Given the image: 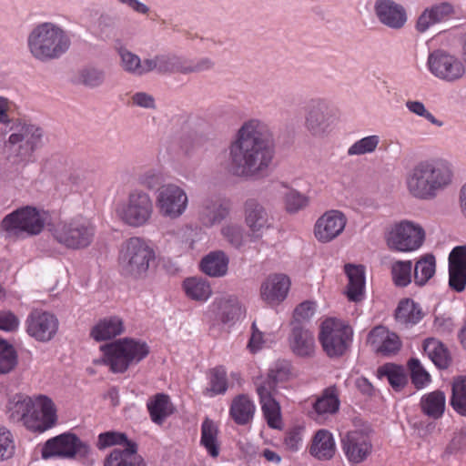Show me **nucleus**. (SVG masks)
Wrapping results in <instances>:
<instances>
[{
    "label": "nucleus",
    "mask_w": 466,
    "mask_h": 466,
    "mask_svg": "<svg viewBox=\"0 0 466 466\" xmlns=\"http://www.w3.org/2000/svg\"><path fill=\"white\" fill-rule=\"evenodd\" d=\"M275 157V145L269 135L258 129L256 120L245 123L229 147V168L237 177L262 178L269 172Z\"/></svg>",
    "instance_id": "1"
},
{
    "label": "nucleus",
    "mask_w": 466,
    "mask_h": 466,
    "mask_svg": "<svg viewBox=\"0 0 466 466\" xmlns=\"http://www.w3.org/2000/svg\"><path fill=\"white\" fill-rule=\"evenodd\" d=\"M453 180L451 164L443 158H428L417 162L406 174L408 193L419 200H433Z\"/></svg>",
    "instance_id": "2"
},
{
    "label": "nucleus",
    "mask_w": 466,
    "mask_h": 466,
    "mask_svg": "<svg viewBox=\"0 0 466 466\" xmlns=\"http://www.w3.org/2000/svg\"><path fill=\"white\" fill-rule=\"evenodd\" d=\"M70 46L68 33L62 26L51 22L35 25L27 36L30 54L42 62L60 58Z\"/></svg>",
    "instance_id": "3"
},
{
    "label": "nucleus",
    "mask_w": 466,
    "mask_h": 466,
    "mask_svg": "<svg viewBox=\"0 0 466 466\" xmlns=\"http://www.w3.org/2000/svg\"><path fill=\"white\" fill-rule=\"evenodd\" d=\"M103 358L95 360V364H106L114 373H123L130 366L137 365L149 354L145 341L124 338L101 346Z\"/></svg>",
    "instance_id": "4"
},
{
    "label": "nucleus",
    "mask_w": 466,
    "mask_h": 466,
    "mask_svg": "<svg viewBox=\"0 0 466 466\" xmlns=\"http://www.w3.org/2000/svg\"><path fill=\"white\" fill-rule=\"evenodd\" d=\"M155 258V251L147 240L131 237L121 244L118 254L119 270L127 278L145 279Z\"/></svg>",
    "instance_id": "5"
},
{
    "label": "nucleus",
    "mask_w": 466,
    "mask_h": 466,
    "mask_svg": "<svg viewBox=\"0 0 466 466\" xmlns=\"http://www.w3.org/2000/svg\"><path fill=\"white\" fill-rule=\"evenodd\" d=\"M5 126V132L10 136L5 147L10 164L17 167H25L32 161L34 143L31 140V124L25 118H0Z\"/></svg>",
    "instance_id": "6"
},
{
    "label": "nucleus",
    "mask_w": 466,
    "mask_h": 466,
    "mask_svg": "<svg viewBox=\"0 0 466 466\" xmlns=\"http://www.w3.org/2000/svg\"><path fill=\"white\" fill-rule=\"evenodd\" d=\"M116 218L125 225L137 228L148 225L154 214L151 197L143 190H133L116 207Z\"/></svg>",
    "instance_id": "7"
},
{
    "label": "nucleus",
    "mask_w": 466,
    "mask_h": 466,
    "mask_svg": "<svg viewBox=\"0 0 466 466\" xmlns=\"http://www.w3.org/2000/svg\"><path fill=\"white\" fill-rule=\"evenodd\" d=\"M45 226L40 212L32 207L19 208L7 215L2 221V228L9 238H25L39 234Z\"/></svg>",
    "instance_id": "8"
},
{
    "label": "nucleus",
    "mask_w": 466,
    "mask_h": 466,
    "mask_svg": "<svg viewBox=\"0 0 466 466\" xmlns=\"http://www.w3.org/2000/svg\"><path fill=\"white\" fill-rule=\"evenodd\" d=\"M352 334V329L342 321L327 319L321 323L319 340L329 358H337L348 350Z\"/></svg>",
    "instance_id": "9"
},
{
    "label": "nucleus",
    "mask_w": 466,
    "mask_h": 466,
    "mask_svg": "<svg viewBox=\"0 0 466 466\" xmlns=\"http://www.w3.org/2000/svg\"><path fill=\"white\" fill-rule=\"evenodd\" d=\"M427 68L435 77L447 82L456 81L465 73L461 59L442 48H435L429 52Z\"/></svg>",
    "instance_id": "10"
},
{
    "label": "nucleus",
    "mask_w": 466,
    "mask_h": 466,
    "mask_svg": "<svg viewBox=\"0 0 466 466\" xmlns=\"http://www.w3.org/2000/svg\"><path fill=\"white\" fill-rule=\"evenodd\" d=\"M94 235V228L88 222L81 220L58 224L53 230L55 239L72 249L88 247L93 241Z\"/></svg>",
    "instance_id": "11"
},
{
    "label": "nucleus",
    "mask_w": 466,
    "mask_h": 466,
    "mask_svg": "<svg viewBox=\"0 0 466 466\" xmlns=\"http://www.w3.org/2000/svg\"><path fill=\"white\" fill-rule=\"evenodd\" d=\"M89 450V446L76 434L66 432L46 441L42 448V457L84 458Z\"/></svg>",
    "instance_id": "12"
},
{
    "label": "nucleus",
    "mask_w": 466,
    "mask_h": 466,
    "mask_svg": "<svg viewBox=\"0 0 466 466\" xmlns=\"http://www.w3.org/2000/svg\"><path fill=\"white\" fill-rule=\"evenodd\" d=\"M424 238L425 232L420 226L410 221H402L390 232L388 244L392 249L408 252L418 249Z\"/></svg>",
    "instance_id": "13"
},
{
    "label": "nucleus",
    "mask_w": 466,
    "mask_h": 466,
    "mask_svg": "<svg viewBox=\"0 0 466 466\" xmlns=\"http://www.w3.org/2000/svg\"><path fill=\"white\" fill-rule=\"evenodd\" d=\"M187 206V196L177 185L167 184L158 189L157 207L162 217L177 218L185 212Z\"/></svg>",
    "instance_id": "14"
},
{
    "label": "nucleus",
    "mask_w": 466,
    "mask_h": 466,
    "mask_svg": "<svg viewBox=\"0 0 466 466\" xmlns=\"http://www.w3.org/2000/svg\"><path fill=\"white\" fill-rule=\"evenodd\" d=\"M56 408L53 400L44 395H39L35 407L25 418V427L35 432H44L56 424Z\"/></svg>",
    "instance_id": "15"
},
{
    "label": "nucleus",
    "mask_w": 466,
    "mask_h": 466,
    "mask_svg": "<svg viewBox=\"0 0 466 466\" xmlns=\"http://www.w3.org/2000/svg\"><path fill=\"white\" fill-rule=\"evenodd\" d=\"M244 214L251 241L262 238L265 231L272 228V218L264 206L256 199L251 198L245 202Z\"/></svg>",
    "instance_id": "16"
},
{
    "label": "nucleus",
    "mask_w": 466,
    "mask_h": 466,
    "mask_svg": "<svg viewBox=\"0 0 466 466\" xmlns=\"http://www.w3.org/2000/svg\"><path fill=\"white\" fill-rule=\"evenodd\" d=\"M58 320L46 311L33 310L26 319V331L37 341L47 342L56 334Z\"/></svg>",
    "instance_id": "17"
},
{
    "label": "nucleus",
    "mask_w": 466,
    "mask_h": 466,
    "mask_svg": "<svg viewBox=\"0 0 466 466\" xmlns=\"http://www.w3.org/2000/svg\"><path fill=\"white\" fill-rule=\"evenodd\" d=\"M347 218L339 210H329L318 218L314 235L321 243H328L339 237L344 230Z\"/></svg>",
    "instance_id": "18"
},
{
    "label": "nucleus",
    "mask_w": 466,
    "mask_h": 466,
    "mask_svg": "<svg viewBox=\"0 0 466 466\" xmlns=\"http://www.w3.org/2000/svg\"><path fill=\"white\" fill-rule=\"evenodd\" d=\"M343 451L347 459L352 463L364 461L372 451L370 436L362 431H352L342 438Z\"/></svg>",
    "instance_id": "19"
},
{
    "label": "nucleus",
    "mask_w": 466,
    "mask_h": 466,
    "mask_svg": "<svg viewBox=\"0 0 466 466\" xmlns=\"http://www.w3.org/2000/svg\"><path fill=\"white\" fill-rule=\"evenodd\" d=\"M449 287L458 293L466 289V245L453 248L449 255Z\"/></svg>",
    "instance_id": "20"
},
{
    "label": "nucleus",
    "mask_w": 466,
    "mask_h": 466,
    "mask_svg": "<svg viewBox=\"0 0 466 466\" xmlns=\"http://www.w3.org/2000/svg\"><path fill=\"white\" fill-rule=\"evenodd\" d=\"M374 10L380 22L390 28L400 29L407 21L404 7L393 0H376Z\"/></svg>",
    "instance_id": "21"
},
{
    "label": "nucleus",
    "mask_w": 466,
    "mask_h": 466,
    "mask_svg": "<svg viewBox=\"0 0 466 466\" xmlns=\"http://www.w3.org/2000/svg\"><path fill=\"white\" fill-rule=\"evenodd\" d=\"M368 342L376 352L384 356L397 353L401 347L399 336L396 333L390 332L383 326H377L370 331Z\"/></svg>",
    "instance_id": "22"
},
{
    "label": "nucleus",
    "mask_w": 466,
    "mask_h": 466,
    "mask_svg": "<svg viewBox=\"0 0 466 466\" xmlns=\"http://www.w3.org/2000/svg\"><path fill=\"white\" fill-rule=\"evenodd\" d=\"M289 344L291 351L296 356L310 358L314 354V336L301 323H292V329L289 336Z\"/></svg>",
    "instance_id": "23"
},
{
    "label": "nucleus",
    "mask_w": 466,
    "mask_h": 466,
    "mask_svg": "<svg viewBox=\"0 0 466 466\" xmlns=\"http://www.w3.org/2000/svg\"><path fill=\"white\" fill-rule=\"evenodd\" d=\"M229 214V208L218 198H205L198 207V219L204 227L220 224Z\"/></svg>",
    "instance_id": "24"
},
{
    "label": "nucleus",
    "mask_w": 466,
    "mask_h": 466,
    "mask_svg": "<svg viewBox=\"0 0 466 466\" xmlns=\"http://www.w3.org/2000/svg\"><path fill=\"white\" fill-rule=\"evenodd\" d=\"M454 13L453 5L443 2L427 7L420 15L416 23V29L425 33L436 24L448 20Z\"/></svg>",
    "instance_id": "25"
},
{
    "label": "nucleus",
    "mask_w": 466,
    "mask_h": 466,
    "mask_svg": "<svg viewBox=\"0 0 466 466\" xmlns=\"http://www.w3.org/2000/svg\"><path fill=\"white\" fill-rule=\"evenodd\" d=\"M289 287L290 280L286 275H271L261 285V297L268 303H279L287 297Z\"/></svg>",
    "instance_id": "26"
},
{
    "label": "nucleus",
    "mask_w": 466,
    "mask_h": 466,
    "mask_svg": "<svg viewBox=\"0 0 466 466\" xmlns=\"http://www.w3.org/2000/svg\"><path fill=\"white\" fill-rule=\"evenodd\" d=\"M257 392L268 427L280 429L281 413L279 403L275 399L277 392L268 390L265 386H257Z\"/></svg>",
    "instance_id": "27"
},
{
    "label": "nucleus",
    "mask_w": 466,
    "mask_h": 466,
    "mask_svg": "<svg viewBox=\"0 0 466 466\" xmlns=\"http://www.w3.org/2000/svg\"><path fill=\"white\" fill-rule=\"evenodd\" d=\"M345 273L349 279L347 296L350 301L359 302L363 299L365 288V270L362 265L346 264Z\"/></svg>",
    "instance_id": "28"
},
{
    "label": "nucleus",
    "mask_w": 466,
    "mask_h": 466,
    "mask_svg": "<svg viewBox=\"0 0 466 466\" xmlns=\"http://www.w3.org/2000/svg\"><path fill=\"white\" fill-rule=\"evenodd\" d=\"M229 258L222 250L212 251L200 261L201 270L208 276L220 278L227 274Z\"/></svg>",
    "instance_id": "29"
},
{
    "label": "nucleus",
    "mask_w": 466,
    "mask_h": 466,
    "mask_svg": "<svg viewBox=\"0 0 466 466\" xmlns=\"http://www.w3.org/2000/svg\"><path fill=\"white\" fill-rule=\"evenodd\" d=\"M137 443H128L123 451L115 449L105 461V466H146L141 456L137 454Z\"/></svg>",
    "instance_id": "30"
},
{
    "label": "nucleus",
    "mask_w": 466,
    "mask_h": 466,
    "mask_svg": "<svg viewBox=\"0 0 466 466\" xmlns=\"http://www.w3.org/2000/svg\"><path fill=\"white\" fill-rule=\"evenodd\" d=\"M422 317L421 308L411 299L400 300L395 309L396 321L406 328L417 324Z\"/></svg>",
    "instance_id": "31"
},
{
    "label": "nucleus",
    "mask_w": 466,
    "mask_h": 466,
    "mask_svg": "<svg viewBox=\"0 0 466 466\" xmlns=\"http://www.w3.org/2000/svg\"><path fill=\"white\" fill-rule=\"evenodd\" d=\"M124 331L120 318L113 316L101 319L91 330V337L96 341L110 339Z\"/></svg>",
    "instance_id": "32"
},
{
    "label": "nucleus",
    "mask_w": 466,
    "mask_h": 466,
    "mask_svg": "<svg viewBox=\"0 0 466 466\" xmlns=\"http://www.w3.org/2000/svg\"><path fill=\"white\" fill-rule=\"evenodd\" d=\"M310 453L319 460H329L335 454V442L331 433L319 430L315 434L310 447Z\"/></svg>",
    "instance_id": "33"
},
{
    "label": "nucleus",
    "mask_w": 466,
    "mask_h": 466,
    "mask_svg": "<svg viewBox=\"0 0 466 466\" xmlns=\"http://www.w3.org/2000/svg\"><path fill=\"white\" fill-rule=\"evenodd\" d=\"M229 412L237 424L246 425L253 419L255 405L247 395L241 394L232 400Z\"/></svg>",
    "instance_id": "34"
},
{
    "label": "nucleus",
    "mask_w": 466,
    "mask_h": 466,
    "mask_svg": "<svg viewBox=\"0 0 466 466\" xmlns=\"http://www.w3.org/2000/svg\"><path fill=\"white\" fill-rule=\"evenodd\" d=\"M336 112V105L330 99L320 96L309 98L300 106V113L309 116H333Z\"/></svg>",
    "instance_id": "35"
},
{
    "label": "nucleus",
    "mask_w": 466,
    "mask_h": 466,
    "mask_svg": "<svg viewBox=\"0 0 466 466\" xmlns=\"http://www.w3.org/2000/svg\"><path fill=\"white\" fill-rule=\"evenodd\" d=\"M34 407L35 401L30 397L22 394L14 396L6 407L9 420L13 422L23 421L25 425V418Z\"/></svg>",
    "instance_id": "36"
},
{
    "label": "nucleus",
    "mask_w": 466,
    "mask_h": 466,
    "mask_svg": "<svg viewBox=\"0 0 466 466\" xmlns=\"http://www.w3.org/2000/svg\"><path fill=\"white\" fill-rule=\"evenodd\" d=\"M445 402V394L441 390H435L421 398L420 407L423 413L427 416L432 419H439L444 412Z\"/></svg>",
    "instance_id": "37"
},
{
    "label": "nucleus",
    "mask_w": 466,
    "mask_h": 466,
    "mask_svg": "<svg viewBox=\"0 0 466 466\" xmlns=\"http://www.w3.org/2000/svg\"><path fill=\"white\" fill-rule=\"evenodd\" d=\"M289 375L290 364L287 361H278L269 369L267 378L260 382H256V385L265 386L268 390L278 392V383L287 380Z\"/></svg>",
    "instance_id": "38"
},
{
    "label": "nucleus",
    "mask_w": 466,
    "mask_h": 466,
    "mask_svg": "<svg viewBox=\"0 0 466 466\" xmlns=\"http://www.w3.org/2000/svg\"><path fill=\"white\" fill-rule=\"evenodd\" d=\"M423 349L438 368L447 369L450 366L451 361L450 354L444 345L438 339L433 338L425 339Z\"/></svg>",
    "instance_id": "39"
},
{
    "label": "nucleus",
    "mask_w": 466,
    "mask_h": 466,
    "mask_svg": "<svg viewBox=\"0 0 466 466\" xmlns=\"http://www.w3.org/2000/svg\"><path fill=\"white\" fill-rule=\"evenodd\" d=\"M147 409L151 420L157 424H161L172 413V404L169 401V397L164 393L155 395L154 399L148 401Z\"/></svg>",
    "instance_id": "40"
},
{
    "label": "nucleus",
    "mask_w": 466,
    "mask_h": 466,
    "mask_svg": "<svg viewBox=\"0 0 466 466\" xmlns=\"http://www.w3.org/2000/svg\"><path fill=\"white\" fill-rule=\"evenodd\" d=\"M183 288L187 296L195 300H206L212 292L209 283L199 277L186 279L183 283Z\"/></svg>",
    "instance_id": "41"
},
{
    "label": "nucleus",
    "mask_w": 466,
    "mask_h": 466,
    "mask_svg": "<svg viewBox=\"0 0 466 466\" xmlns=\"http://www.w3.org/2000/svg\"><path fill=\"white\" fill-rule=\"evenodd\" d=\"M218 430L215 422L206 419L201 426V444L206 448L212 457H218L219 453V445L218 442Z\"/></svg>",
    "instance_id": "42"
},
{
    "label": "nucleus",
    "mask_w": 466,
    "mask_h": 466,
    "mask_svg": "<svg viewBox=\"0 0 466 466\" xmlns=\"http://www.w3.org/2000/svg\"><path fill=\"white\" fill-rule=\"evenodd\" d=\"M318 414L335 413L339 408V400L336 387H329L323 391L313 405Z\"/></svg>",
    "instance_id": "43"
},
{
    "label": "nucleus",
    "mask_w": 466,
    "mask_h": 466,
    "mask_svg": "<svg viewBox=\"0 0 466 466\" xmlns=\"http://www.w3.org/2000/svg\"><path fill=\"white\" fill-rule=\"evenodd\" d=\"M241 314V308L237 298L222 299L218 302V317L224 324L234 323Z\"/></svg>",
    "instance_id": "44"
},
{
    "label": "nucleus",
    "mask_w": 466,
    "mask_h": 466,
    "mask_svg": "<svg viewBox=\"0 0 466 466\" xmlns=\"http://www.w3.org/2000/svg\"><path fill=\"white\" fill-rule=\"evenodd\" d=\"M18 364V355L12 344L0 339V374L12 372Z\"/></svg>",
    "instance_id": "45"
},
{
    "label": "nucleus",
    "mask_w": 466,
    "mask_h": 466,
    "mask_svg": "<svg viewBox=\"0 0 466 466\" xmlns=\"http://www.w3.org/2000/svg\"><path fill=\"white\" fill-rule=\"evenodd\" d=\"M435 258L426 255L416 262L414 268V282L419 286L425 285L435 273Z\"/></svg>",
    "instance_id": "46"
},
{
    "label": "nucleus",
    "mask_w": 466,
    "mask_h": 466,
    "mask_svg": "<svg viewBox=\"0 0 466 466\" xmlns=\"http://www.w3.org/2000/svg\"><path fill=\"white\" fill-rule=\"evenodd\" d=\"M451 405L459 414L466 416V377H458L454 380Z\"/></svg>",
    "instance_id": "47"
},
{
    "label": "nucleus",
    "mask_w": 466,
    "mask_h": 466,
    "mask_svg": "<svg viewBox=\"0 0 466 466\" xmlns=\"http://www.w3.org/2000/svg\"><path fill=\"white\" fill-rule=\"evenodd\" d=\"M378 373L380 377H387L389 383L396 391L401 390L408 382L404 370L396 365H384L379 369Z\"/></svg>",
    "instance_id": "48"
},
{
    "label": "nucleus",
    "mask_w": 466,
    "mask_h": 466,
    "mask_svg": "<svg viewBox=\"0 0 466 466\" xmlns=\"http://www.w3.org/2000/svg\"><path fill=\"white\" fill-rule=\"evenodd\" d=\"M221 235L225 241L236 249H240L245 246L244 229L238 224L229 223L223 226Z\"/></svg>",
    "instance_id": "49"
},
{
    "label": "nucleus",
    "mask_w": 466,
    "mask_h": 466,
    "mask_svg": "<svg viewBox=\"0 0 466 466\" xmlns=\"http://www.w3.org/2000/svg\"><path fill=\"white\" fill-rule=\"evenodd\" d=\"M210 387L204 391L206 395L214 396L223 394L228 389L226 370L222 367H216L209 371Z\"/></svg>",
    "instance_id": "50"
},
{
    "label": "nucleus",
    "mask_w": 466,
    "mask_h": 466,
    "mask_svg": "<svg viewBox=\"0 0 466 466\" xmlns=\"http://www.w3.org/2000/svg\"><path fill=\"white\" fill-rule=\"evenodd\" d=\"M393 282L398 287H406L411 281V261H395L391 266Z\"/></svg>",
    "instance_id": "51"
},
{
    "label": "nucleus",
    "mask_w": 466,
    "mask_h": 466,
    "mask_svg": "<svg viewBox=\"0 0 466 466\" xmlns=\"http://www.w3.org/2000/svg\"><path fill=\"white\" fill-rule=\"evenodd\" d=\"M157 63L158 65L159 73H182V68L185 63H187V60L174 55H159L157 56Z\"/></svg>",
    "instance_id": "52"
},
{
    "label": "nucleus",
    "mask_w": 466,
    "mask_h": 466,
    "mask_svg": "<svg viewBox=\"0 0 466 466\" xmlns=\"http://www.w3.org/2000/svg\"><path fill=\"white\" fill-rule=\"evenodd\" d=\"M128 443H135L127 439V434L117 431H106L100 433L98 436L97 447L98 449H105L112 445H125L128 448Z\"/></svg>",
    "instance_id": "53"
},
{
    "label": "nucleus",
    "mask_w": 466,
    "mask_h": 466,
    "mask_svg": "<svg viewBox=\"0 0 466 466\" xmlns=\"http://www.w3.org/2000/svg\"><path fill=\"white\" fill-rule=\"evenodd\" d=\"M380 139L378 136H369L355 142L348 150V154L364 155L373 152L379 145Z\"/></svg>",
    "instance_id": "54"
},
{
    "label": "nucleus",
    "mask_w": 466,
    "mask_h": 466,
    "mask_svg": "<svg viewBox=\"0 0 466 466\" xmlns=\"http://www.w3.org/2000/svg\"><path fill=\"white\" fill-rule=\"evenodd\" d=\"M308 204L309 198L297 190L291 189L285 194V206L289 213H296Z\"/></svg>",
    "instance_id": "55"
},
{
    "label": "nucleus",
    "mask_w": 466,
    "mask_h": 466,
    "mask_svg": "<svg viewBox=\"0 0 466 466\" xmlns=\"http://www.w3.org/2000/svg\"><path fill=\"white\" fill-rule=\"evenodd\" d=\"M408 365L410 370L411 381L417 389L422 388L428 381H430V375L420 365L419 360L411 359Z\"/></svg>",
    "instance_id": "56"
},
{
    "label": "nucleus",
    "mask_w": 466,
    "mask_h": 466,
    "mask_svg": "<svg viewBox=\"0 0 466 466\" xmlns=\"http://www.w3.org/2000/svg\"><path fill=\"white\" fill-rule=\"evenodd\" d=\"M118 54L121 58V66L123 69L128 73L137 76L141 61L139 56L126 48H119Z\"/></svg>",
    "instance_id": "57"
},
{
    "label": "nucleus",
    "mask_w": 466,
    "mask_h": 466,
    "mask_svg": "<svg viewBox=\"0 0 466 466\" xmlns=\"http://www.w3.org/2000/svg\"><path fill=\"white\" fill-rule=\"evenodd\" d=\"M15 452V444L11 432L5 427H0V461L11 458Z\"/></svg>",
    "instance_id": "58"
},
{
    "label": "nucleus",
    "mask_w": 466,
    "mask_h": 466,
    "mask_svg": "<svg viewBox=\"0 0 466 466\" xmlns=\"http://www.w3.org/2000/svg\"><path fill=\"white\" fill-rule=\"evenodd\" d=\"M78 81L90 87L98 86L104 81V73L96 68H85L79 73Z\"/></svg>",
    "instance_id": "59"
},
{
    "label": "nucleus",
    "mask_w": 466,
    "mask_h": 466,
    "mask_svg": "<svg viewBox=\"0 0 466 466\" xmlns=\"http://www.w3.org/2000/svg\"><path fill=\"white\" fill-rule=\"evenodd\" d=\"M214 62L208 57L200 58L197 61L187 60L182 68V74L198 73L212 68Z\"/></svg>",
    "instance_id": "60"
},
{
    "label": "nucleus",
    "mask_w": 466,
    "mask_h": 466,
    "mask_svg": "<svg viewBox=\"0 0 466 466\" xmlns=\"http://www.w3.org/2000/svg\"><path fill=\"white\" fill-rule=\"evenodd\" d=\"M315 313V303L312 301H303L298 305L294 310L295 321L293 323H300V320L309 319Z\"/></svg>",
    "instance_id": "61"
},
{
    "label": "nucleus",
    "mask_w": 466,
    "mask_h": 466,
    "mask_svg": "<svg viewBox=\"0 0 466 466\" xmlns=\"http://www.w3.org/2000/svg\"><path fill=\"white\" fill-rule=\"evenodd\" d=\"M161 172L150 169L142 174L139 177L140 183L148 189H155L163 182Z\"/></svg>",
    "instance_id": "62"
},
{
    "label": "nucleus",
    "mask_w": 466,
    "mask_h": 466,
    "mask_svg": "<svg viewBox=\"0 0 466 466\" xmlns=\"http://www.w3.org/2000/svg\"><path fill=\"white\" fill-rule=\"evenodd\" d=\"M19 326L18 318L9 310L0 311V329L15 331Z\"/></svg>",
    "instance_id": "63"
},
{
    "label": "nucleus",
    "mask_w": 466,
    "mask_h": 466,
    "mask_svg": "<svg viewBox=\"0 0 466 466\" xmlns=\"http://www.w3.org/2000/svg\"><path fill=\"white\" fill-rule=\"evenodd\" d=\"M301 441V429L294 427L286 432L284 438V445L287 450L295 451L299 450V445Z\"/></svg>",
    "instance_id": "64"
}]
</instances>
